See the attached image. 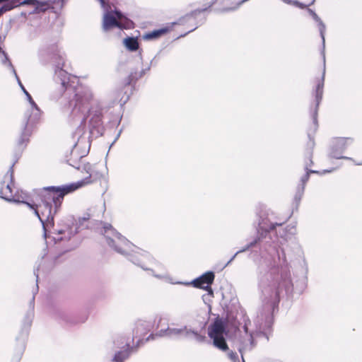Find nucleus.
I'll use <instances>...</instances> for the list:
<instances>
[{"mask_svg":"<svg viewBox=\"0 0 362 362\" xmlns=\"http://www.w3.org/2000/svg\"><path fill=\"white\" fill-rule=\"evenodd\" d=\"M223 322L221 320H217L210 329L209 336L213 339L214 344L216 347L223 351H226L228 349V346L223 337Z\"/></svg>","mask_w":362,"mask_h":362,"instance_id":"f257e3e1","label":"nucleus"},{"mask_svg":"<svg viewBox=\"0 0 362 362\" xmlns=\"http://www.w3.org/2000/svg\"><path fill=\"white\" fill-rule=\"evenodd\" d=\"M351 143V140L346 138H337L332 141L330 154L334 158H346L342 154L346 147Z\"/></svg>","mask_w":362,"mask_h":362,"instance_id":"f03ea898","label":"nucleus"},{"mask_svg":"<svg viewBox=\"0 0 362 362\" xmlns=\"http://www.w3.org/2000/svg\"><path fill=\"white\" fill-rule=\"evenodd\" d=\"M214 279V275L212 272H207L202 275L200 278L194 281L192 284L195 287L209 289V286L211 284Z\"/></svg>","mask_w":362,"mask_h":362,"instance_id":"7ed1b4c3","label":"nucleus"},{"mask_svg":"<svg viewBox=\"0 0 362 362\" xmlns=\"http://www.w3.org/2000/svg\"><path fill=\"white\" fill-rule=\"evenodd\" d=\"M118 20H121V15L118 13L105 15L103 21L104 29L108 30L113 26L119 25Z\"/></svg>","mask_w":362,"mask_h":362,"instance_id":"20e7f679","label":"nucleus"},{"mask_svg":"<svg viewBox=\"0 0 362 362\" xmlns=\"http://www.w3.org/2000/svg\"><path fill=\"white\" fill-rule=\"evenodd\" d=\"M124 45L129 50H136L139 47L136 39L133 37H129L124 40Z\"/></svg>","mask_w":362,"mask_h":362,"instance_id":"39448f33","label":"nucleus"},{"mask_svg":"<svg viewBox=\"0 0 362 362\" xmlns=\"http://www.w3.org/2000/svg\"><path fill=\"white\" fill-rule=\"evenodd\" d=\"M166 32H167L166 29H159V30H154L151 33H149L145 35L144 36V38L146 40L155 39V38L160 37V35L165 33Z\"/></svg>","mask_w":362,"mask_h":362,"instance_id":"423d86ee","label":"nucleus"},{"mask_svg":"<svg viewBox=\"0 0 362 362\" xmlns=\"http://www.w3.org/2000/svg\"><path fill=\"white\" fill-rule=\"evenodd\" d=\"M21 4H32L37 8H38L40 5L39 2L36 0H25V1L21 3Z\"/></svg>","mask_w":362,"mask_h":362,"instance_id":"0eeeda50","label":"nucleus"},{"mask_svg":"<svg viewBox=\"0 0 362 362\" xmlns=\"http://www.w3.org/2000/svg\"><path fill=\"white\" fill-rule=\"evenodd\" d=\"M83 184H84V182L78 184L75 187H73V186L67 187L66 189H65L66 190L65 192L67 193V192H71V191L78 188L79 187L82 186Z\"/></svg>","mask_w":362,"mask_h":362,"instance_id":"6e6552de","label":"nucleus"},{"mask_svg":"<svg viewBox=\"0 0 362 362\" xmlns=\"http://www.w3.org/2000/svg\"><path fill=\"white\" fill-rule=\"evenodd\" d=\"M318 28L320 30V33H321V36L322 38V42H323V45H325V36H324V31H323L324 25H322L321 23L320 24L318 23Z\"/></svg>","mask_w":362,"mask_h":362,"instance_id":"1a4fd4ad","label":"nucleus"},{"mask_svg":"<svg viewBox=\"0 0 362 362\" xmlns=\"http://www.w3.org/2000/svg\"><path fill=\"white\" fill-rule=\"evenodd\" d=\"M45 210L44 211H42V215H49L50 214V207L47 205H45Z\"/></svg>","mask_w":362,"mask_h":362,"instance_id":"9d476101","label":"nucleus"},{"mask_svg":"<svg viewBox=\"0 0 362 362\" xmlns=\"http://www.w3.org/2000/svg\"><path fill=\"white\" fill-rule=\"evenodd\" d=\"M21 86V88L23 89V92L25 93V95L28 96V100L30 101V103L33 104V101L32 100V98L30 97V95L28 94V93L25 90V88H23V86L20 83Z\"/></svg>","mask_w":362,"mask_h":362,"instance_id":"9b49d317","label":"nucleus"},{"mask_svg":"<svg viewBox=\"0 0 362 362\" xmlns=\"http://www.w3.org/2000/svg\"><path fill=\"white\" fill-rule=\"evenodd\" d=\"M13 6H4L2 8L0 9V15L2 14L4 11H8L11 9Z\"/></svg>","mask_w":362,"mask_h":362,"instance_id":"f8f14e48","label":"nucleus"},{"mask_svg":"<svg viewBox=\"0 0 362 362\" xmlns=\"http://www.w3.org/2000/svg\"><path fill=\"white\" fill-rule=\"evenodd\" d=\"M29 206H30L31 208L34 209L35 214L37 215V216L39 218H40V214H39L37 206L34 207V206H31V205H29Z\"/></svg>","mask_w":362,"mask_h":362,"instance_id":"ddd939ff","label":"nucleus"},{"mask_svg":"<svg viewBox=\"0 0 362 362\" xmlns=\"http://www.w3.org/2000/svg\"><path fill=\"white\" fill-rule=\"evenodd\" d=\"M58 191L57 189H55L54 187H52V188H48V189H44V191L42 192H57Z\"/></svg>","mask_w":362,"mask_h":362,"instance_id":"4468645a","label":"nucleus"},{"mask_svg":"<svg viewBox=\"0 0 362 362\" xmlns=\"http://www.w3.org/2000/svg\"><path fill=\"white\" fill-rule=\"evenodd\" d=\"M322 55H323V59H325V53H324V52H322Z\"/></svg>","mask_w":362,"mask_h":362,"instance_id":"2eb2a0df","label":"nucleus"},{"mask_svg":"<svg viewBox=\"0 0 362 362\" xmlns=\"http://www.w3.org/2000/svg\"><path fill=\"white\" fill-rule=\"evenodd\" d=\"M209 293L210 294H212V291L211 289H209Z\"/></svg>","mask_w":362,"mask_h":362,"instance_id":"dca6fc26","label":"nucleus"},{"mask_svg":"<svg viewBox=\"0 0 362 362\" xmlns=\"http://www.w3.org/2000/svg\"><path fill=\"white\" fill-rule=\"evenodd\" d=\"M330 171H331L330 170H328L327 171L323 172V173H325V172H330Z\"/></svg>","mask_w":362,"mask_h":362,"instance_id":"f3484780","label":"nucleus"},{"mask_svg":"<svg viewBox=\"0 0 362 362\" xmlns=\"http://www.w3.org/2000/svg\"><path fill=\"white\" fill-rule=\"evenodd\" d=\"M357 164H358V165H362V162H361V163H358Z\"/></svg>","mask_w":362,"mask_h":362,"instance_id":"a211bd4d","label":"nucleus"}]
</instances>
